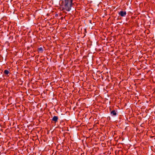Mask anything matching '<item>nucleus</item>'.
Masks as SVG:
<instances>
[{"mask_svg": "<svg viewBox=\"0 0 155 155\" xmlns=\"http://www.w3.org/2000/svg\"><path fill=\"white\" fill-rule=\"evenodd\" d=\"M84 30H85V32L86 33L87 32L86 29H85Z\"/></svg>", "mask_w": 155, "mask_h": 155, "instance_id": "9", "label": "nucleus"}, {"mask_svg": "<svg viewBox=\"0 0 155 155\" xmlns=\"http://www.w3.org/2000/svg\"><path fill=\"white\" fill-rule=\"evenodd\" d=\"M37 51L39 52L42 53L43 52L44 49L42 47L38 48H37Z\"/></svg>", "mask_w": 155, "mask_h": 155, "instance_id": "5", "label": "nucleus"}, {"mask_svg": "<svg viewBox=\"0 0 155 155\" xmlns=\"http://www.w3.org/2000/svg\"><path fill=\"white\" fill-rule=\"evenodd\" d=\"M91 21H90V23H91Z\"/></svg>", "mask_w": 155, "mask_h": 155, "instance_id": "11", "label": "nucleus"}, {"mask_svg": "<svg viewBox=\"0 0 155 155\" xmlns=\"http://www.w3.org/2000/svg\"><path fill=\"white\" fill-rule=\"evenodd\" d=\"M55 16H57V15H58L56 14L55 15Z\"/></svg>", "mask_w": 155, "mask_h": 155, "instance_id": "12", "label": "nucleus"}, {"mask_svg": "<svg viewBox=\"0 0 155 155\" xmlns=\"http://www.w3.org/2000/svg\"><path fill=\"white\" fill-rule=\"evenodd\" d=\"M118 14L121 17H125L127 14V13L125 11L122 10L118 12Z\"/></svg>", "mask_w": 155, "mask_h": 155, "instance_id": "2", "label": "nucleus"}, {"mask_svg": "<svg viewBox=\"0 0 155 155\" xmlns=\"http://www.w3.org/2000/svg\"><path fill=\"white\" fill-rule=\"evenodd\" d=\"M107 120H110V117H107Z\"/></svg>", "mask_w": 155, "mask_h": 155, "instance_id": "7", "label": "nucleus"}, {"mask_svg": "<svg viewBox=\"0 0 155 155\" xmlns=\"http://www.w3.org/2000/svg\"><path fill=\"white\" fill-rule=\"evenodd\" d=\"M117 110H113L110 111V114L112 116H115L117 114Z\"/></svg>", "mask_w": 155, "mask_h": 155, "instance_id": "4", "label": "nucleus"}, {"mask_svg": "<svg viewBox=\"0 0 155 155\" xmlns=\"http://www.w3.org/2000/svg\"><path fill=\"white\" fill-rule=\"evenodd\" d=\"M72 1V0H60L59 4L63 10L69 11L71 9Z\"/></svg>", "mask_w": 155, "mask_h": 155, "instance_id": "1", "label": "nucleus"}, {"mask_svg": "<svg viewBox=\"0 0 155 155\" xmlns=\"http://www.w3.org/2000/svg\"><path fill=\"white\" fill-rule=\"evenodd\" d=\"M58 116H54L51 120V122L52 123L54 122L55 124L58 121Z\"/></svg>", "mask_w": 155, "mask_h": 155, "instance_id": "3", "label": "nucleus"}, {"mask_svg": "<svg viewBox=\"0 0 155 155\" xmlns=\"http://www.w3.org/2000/svg\"><path fill=\"white\" fill-rule=\"evenodd\" d=\"M1 130H2V129H1Z\"/></svg>", "mask_w": 155, "mask_h": 155, "instance_id": "14", "label": "nucleus"}, {"mask_svg": "<svg viewBox=\"0 0 155 155\" xmlns=\"http://www.w3.org/2000/svg\"><path fill=\"white\" fill-rule=\"evenodd\" d=\"M9 73V71L7 70H5L4 72V74L6 75H8Z\"/></svg>", "mask_w": 155, "mask_h": 155, "instance_id": "6", "label": "nucleus"}, {"mask_svg": "<svg viewBox=\"0 0 155 155\" xmlns=\"http://www.w3.org/2000/svg\"><path fill=\"white\" fill-rule=\"evenodd\" d=\"M12 1H13L14 2H16V0H12Z\"/></svg>", "mask_w": 155, "mask_h": 155, "instance_id": "8", "label": "nucleus"}, {"mask_svg": "<svg viewBox=\"0 0 155 155\" xmlns=\"http://www.w3.org/2000/svg\"><path fill=\"white\" fill-rule=\"evenodd\" d=\"M1 130H2V129H1Z\"/></svg>", "mask_w": 155, "mask_h": 155, "instance_id": "13", "label": "nucleus"}, {"mask_svg": "<svg viewBox=\"0 0 155 155\" xmlns=\"http://www.w3.org/2000/svg\"><path fill=\"white\" fill-rule=\"evenodd\" d=\"M16 37H18V35H16Z\"/></svg>", "mask_w": 155, "mask_h": 155, "instance_id": "10", "label": "nucleus"}]
</instances>
